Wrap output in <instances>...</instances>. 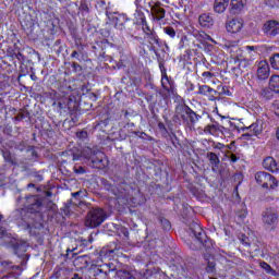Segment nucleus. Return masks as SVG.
Masks as SVG:
<instances>
[{"instance_id":"f257e3e1","label":"nucleus","mask_w":279,"mask_h":279,"mask_svg":"<svg viewBox=\"0 0 279 279\" xmlns=\"http://www.w3.org/2000/svg\"><path fill=\"white\" fill-rule=\"evenodd\" d=\"M43 208V201L36 196H27L25 202V208L15 209L10 215L11 221H16L20 226L23 223L29 225L34 221V215H38Z\"/></svg>"},{"instance_id":"f03ea898","label":"nucleus","mask_w":279,"mask_h":279,"mask_svg":"<svg viewBox=\"0 0 279 279\" xmlns=\"http://www.w3.org/2000/svg\"><path fill=\"white\" fill-rule=\"evenodd\" d=\"M81 158H84L86 165L92 167V169H106V167L109 165L106 154H104L101 150H97V148H84L81 151Z\"/></svg>"},{"instance_id":"7ed1b4c3","label":"nucleus","mask_w":279,"mask_h":279,"mask_svg":"<svg viewBox=\"0 0 279 279\" xmlns=\"http://www.w3.org/2000/svg\"><path fill=\"white\" fill-rule=\"evenodd\" d=\"M174 112L173 121L181 119L184 123H187V125H195V123L202 119V116L193 111L186 104L177 105Z\"/></svg>"},{"instance_id":"20e7f679","label":"nucleus","mask_w":279,"mask_h":279,"mask_svg":"<svg viewBox=\"0 0 279 279\" xmlns=\"http://www.w3.org/2000/svg\"><path fill=\"white\" fill-rule=\"evenodd\" d=\"M190 230L193 236H195L196 241H198V243L205 247V254H210V256H213V240L208 239V235H206V232L204 229H202V226H199L197 222H192L190 225Z\"/></svg>"},{"instance_id":"39448f33","label":"nucleus","mask_w":279,"mask_h":279,"mask_svg":"<svg viewBox=\"0 0 279 279\" xmlns=\"http://www.w3.org/2000/svg\"><path fill=\"white\" fill-rule=\"evenodd\" d=\"M108 219V214L102 208H92L85 218L86 228H99Z\"/></svg>"},{"instance_id":"423d86ee","label":"nucleus","mask_w":279,"mask_h":279,"mask_svg":"<svg viewBox=\"0 0 279 279\" xmlns=\"http://www.w3.org/2000/svg\"><path fill=\"white\" fill-rule=\"evenodd\" d=\"M255 180L257 184H259V186H263V189H269L270 191H274V189H278V181L269 172H257L255 174Z\"/></svg>"},{"instance_id":"0eeeda50","label":"nucleus","mask_w":279,"mask_h":279,"mask_svg":"<svg viewBox=\"0 0 279 279\" xmlns=\"http://www.w3.org/2000/svg\"><path fill=\"white\" fill-rule=\"evenodd\" d=\"M262 221L268 228L278 226V211L274 207H268L262 213Z\"/></svg>"},{"instance_id":"6e6552de","label":"nucleus","mask_w":279,"mask_h":279,"mask_svg":"<svg viewBox=\"0 0 279 279\" xmlns=\"http://www.w3.org/2000/svg\"><path fill=\"white\" fill-rule=\"evenodd\" d=\"M106 16L109 19V21H112V23H114L116 29H119L120 32H123V29H125V23L130 21V19H128V15L117 12L112 13L106 11Z\"/></svg>"},{"instance_id":"1a4fd4ad","label":"nucleus","mask_w":279,"mask_h":279,"mask_svg":"<svg viewBox=\"0 0 279 279\" xmlns=\"http://www.w3.org/2000/svg\"><path fill=\"white\" fill-rule=\"evenodd\" d=\"M263 32L268 38H276L279 34V22L276 20L267 21L263 26Z\"/></svg>"},{"instance_id":"9d476101","label":"nucleus","mask_w":279,"mask_h":279,"mask_svg":"<svg viewBox=\"0 0 279 279\" xmlns=\"http://www.w3.org/2000/svg\"><path fill=\"white\" fill-rule=\"evenodd\" d=\"M144 38L149 45V51L158 53V49L156 47H160V37H158V34H156V31L153 33H147Z\"/></svg>"},{"instance_id":"9b49d317","label":"nucleus","mask_w":279,"mask_h":279,"mask_svg":"<svg viewBox=\"0 0 279 279\" xmlns=\"http://www.w3.org/2000/svg\"><path fill=\"white\" fill-rule=\"evenodd\" d=\"M270 68L267 61H260L257 65L256 77L257 80H269Z\"/></svg>"},{"instance_id":"f8f14e48","label":"nucleus","mask_w":279,"mask_h":279,"mask_svg":"<svg viewBox=\"0 0 279 279\" xmlns=\"http://www.w3.org/2000/svg\"><path fill=\"white\" fill-rule=\"evenodd\" d=\"M227 32L229 34H239L243 29V21L241 19H233L227 23Z\"/></svg>"},{"instance_id":"ddd939ff","label":"nucleus","mask_w":279,"mask_h":279,"mask_svg":"<svg viewBox=\"0 0 279 279\" xmlns=\"http://www.w3.org/2000/svg\"><path fill=\"white\" fill-rule=\"evenodd\" d=\"M105 189L106 191H109V193H112L114 197H123L125 195V189L120 185V186H114L110 184L108 181H105Z\"/></svg>"},{"instance_id":"4468645a","label":"nucleus","mask_w":279,"mask_h":279,"mask_svg":"<svg viewBox=\"0 0 279 279\" xmlns=\"http://www.w3.org/2000/svg\"><path fill=\"white\" fill-rule=\"evenodd\" d=\"M247 5V0H231V14H241L243 12V8Z\"/></svg>"},{"instance_id":"2eb2a0df","label":"nucleus","mask_w":279,"mask_h":279,"mask_svg":"<svg viewBox=\"0 0 279 279\" xmlns=\"http://www.w3.org/2000/svg\"><path fill=\"white\" fill-rule=\"evenodd\" d=\"M86 195V193L84 191H78V192H74L72 193V197L70 201H68L65 208H70V204H73V206H82V197H84Z\"/></svg>"},{"instance_id":"dca6fc26","label":"nucleus","mask_w":279,"mask_h":279,"mask_svg":"<svg viewBox=\"0 0 279 279\" xmlns=\"http://www.w3.org/2000/svg\"><path fill=\"white\" fill-rule=\"evenodd\" d=\"M204 259L207 263L205 271L207 274H216V271H217V263H215V259L213 258V255H210V253L204 254Z\"/></svg>"},{"instance_id":"f3484780","label":"nucleus","mask_w":279,"mask_h":279,"mask_svg":"<svg viewBox=\"0 0 279 279\" xmlns=\"http://www.w3.org/2000/svg\"><path fill=\"white\" fill-rule=\"evenodd\" d=\"M198 23L201 27H213L215 25V20L208 13H203L198 16Z\"/></svg>"},{"instance_id":"a211bd4d","label":"nucleus","mask_w":279,"mask_h":279,"mask_svg":"<svg viewBox=\"0 0 279 279\" xmlns=\"http://www.w3.org/2000/svg\"><path fill=\"white\" fill-rule=\"evenodd\" d=\"M14 254L16 256H23L27 252V243L23 241H16L12 245Z\"/></svg>"},{"instance_id":"6ab92c4d","label":"nucleus","mask_w":279,"mask_h":279,"mask_svg":"<svg viewBox=\"0 0 279 279\" xmlns=\"http://www.w3.org/2000/svg\"><path fill=\"white\" fill-rule=\"evenodd\" d=\"M117 276L120 279H138V272L136 270L121 269L117 271Z\"/></svg>"},{"instance_id":"aec40b11","label":"nucleus","mask_w":279,"mask_h":279,"mask_svg":"<svg viewBox=\"0 0 279 279\" xmlns=\"http://www.w3.org/2000/svg\"><path fill=\"white\" fill-rule=\"evenodd\" d=\"M229 3H230V0H215L214 11L217 12V14H223Z\"/></svg>"},{"instance_id":"412c9836","label":"nucleus","mask_w":279,"mask_h":279,"mask_svg":"<svg viewBox=\"0 0 279 279\" xmlns=\"http://www.w3.org/2000/svg\"><path fill=\"white\" fill-rule=\"evenodd\" d=\"M263 167L267 171H278V163L276 162V159H274V157H266L263 161Z\"/></svg>"},{"instance_id":"4be33fe9","label":"nucleus","mask_w":279,"mask_h":279,"mask_svg":"<svg viewBox=\"0 0 279 279\" xmlns=\"http://www.w3.org/2000/svg\"><path fill=\"white\" fill-rule=\"evenodd\" d=\"M220 130H222V125L219 124V122H215V124H207L204 128V133L211 134L213 136H215V134H218V132H220Z\"/></svg>"},{"instance_id":"5701e85b","label":"nucleus","mask_w":279,"mask_h":279,"mask_svg":"<svg viewBox=\"0 0 279 279\" xmlns=\"http://www.w3.org/2000/svg\"><path fill=\"white\" fill-rule=\"evenodd\" d=\"M246 130H248V132L243 134L244 138H252V136H258V134H260V129L256 123L251 124Z\"/></svg>"},{"instance_id":"b1692460","label":"nucleus","mask_w":279,"mask_h":279,"mask_svg":"<svg viewBox=\"0 0 279 279\" xmlns=\"http://www.w3.org/2000/svg\"><path fill=\"white\" fill-rule=\"evenodd\" d=\"M207 158L211 165V171H217L216 169L219 167L221 160H219V156L215 153H207Z\"/></svg>"},{"instance_id":"393cba45","label":"nucleus","mask_w":279,"mask_h":279,"mask_svg":"<svg viewBox=\"0 0 279 279\" xmlns=\"http://www.w3.org/2000/svg\"><path fill=\"white\" fill-rule=\"evenodd\" d=\"M153 16H155L156 21H162L165 19L166 11L163 8L159 5H155L151 8Z\"/></svg>"},{"instance_id":"a878e982","label":"nucleus","mask_w":279,"mask_h":279,"mask_svg":"<svg viewBox=\"0 0 279 279\" xmlns=\"http://www.w3.org/2000/svg\"><path fill=\"white\" fill-rule=\"evenodd\" d=\"M215 94L217 95V90H215L214 88H211L210 86L208 85H199L198 86V92L196 93V95H210V94Z\"/></svg>"},{"instance_id":"bb28decb","label":"nucleus","mask_w":279,"mask_h":279,"mask_svg":"<svg viewBox=\"0 0 279 279\" xmlns=\"http://www.w3.org/2000/svg\"><path fill=\"white\" fill-rule=\"evenodd\" d=\"M269 86L274 93H279V75H272L269 80Z\"/></svg>"},{"instance_id":"cd10ccee","label":"nucleus","mask_w":279,"mask_h":279,"mask_svg":"<svg viewBox=\"0 0 279 279\" xmlns=\"http://www.w3.org/2000/svg\"><path fill=\"white\" fill-rule=\"evenodd\" d=\"M1 154L5 162H9V165H16V161H14V158H12V153H10V150L2 149Z\"/></svg>"},{"instance_id":"c85d7f7f","label":"nucleus","mask_w":279,"mask_h":279,"mask_svg":"<svg viewBox=\"0 0 279 279\" xmlns=\"http://www.w3.org/2000/svg\"><path fill=\"white\" fill-rule=\"evenodd\" d=\"M260 97L264 99H272L274 98V89L270 87H265L260 90Z\"/></svg>"},{"instance_id":"c756f323","label":"nucleus","mask_w":279,"mask_h":279,"mask_svg":"<svg viewBox=\"0 0 279 279\" xmlns=\"http://www.w3.org/2000/svg\"><path fill=\"white\" fill-rule=\"evenodd\" d=\"M259 267H262V269H265L266 274H269L270 276H278V272H276V270L271 268V266L266 262H260Z\"/></svg>"},{"instance_id":"7c9ffc66","label":"nucleus","mask_w":279,"mask_h":279,"mask_svg":"<svg viewBox=\"0 0 279 279\" xmlns=\"http://www.w3.org/2000/svg\"><path fill=\"white\" fill-rule=\"evenodd\" d=\"M65 101L68 102V110H75V106H77L75 96L65 97Z\"/></svg>"},{"instance_id":"2f4dec72","label":"nucleus","mask_w":279,"mask_h":279,"mask_svg":"<svg viewBox=\"0 0 279 279\" xmlns=\"http://www.w3.org/2000/svg\"><path fill=\"white\" fill-rule=\"evenodd\" d=\"M78 10L80 12H82V14H88L90 12V8L88 7V0H81Z\"/></svg>"},{"instance_id":"473e14b6","label":"nucleus","mask_w":279,"mask_h":279,"mask_svg":"<svg viewBox=\"0 0 279 279\" xmlns=\"http://www.w3.org/2000/svg\"><path fill=\"white\" fill-rule=\"evenodd\" d=\"M23 119H29V111L21 109L15 116V121H23Z\"/></svg>"},{"instance_id":"72a5a7b5","label":"nucleus","mask_w":279,"mask_h":279,"mask_svg":"<svg viewBox=\"0 0 279 279\" xmlns=\"http://www.w3.org/2000/svg\"><path fill=\"white\" fill-rule=\"evenodd\" d=\"M134 16L138 24L145 23V21H147V19L145 17V13H143V11H141L138 9L135 11Z\"/></svg>"},{"instance_id":"f704fd0d","label":"nucleus","mask_w":279,"mask_h":279,"mask_svg":"<svg viewBox=\"0 0 279 279\" xmlns=\"http://www.w3.org/2000/svg\"><path fill=\"white\" fill-rule=\"evenodd\" d=\"M163 32H165V34H167V36H169L170 38H174V37L177 36V33H175V28H174V27L166 26V27H163Z\"/></svg>"},{"instance_id":"c9c22d12","label":"nucleus","mask_w":279,"mask_h":279,"mask_svg":"<svg viewBox=\"0 0 279 279\" xmlns=\"http://www.w3.org/2000/svg\"><path fill=\"white\" fill-rule=\"evenodd\" d=\"M270 64L272 69H279V53H276L270 58Z\"/></svg>"},{"instance_id":"e433bc0d","label":"nucleus","mask_w":279,"mask_h":279,"mask_svg":"<svg viewBox=\"0 0 279 279\" xmlns=\"http://www.w3.org/2000/svg\"><path fill=\"white\" fill-rule=\"evenodd\" d=\"M140 25H142V29H143L145 36H147V34H149V33H154V32H155V31L151 29V28L149 27V25L147 24V20H144V22L140 23Z\"/></svg>"},{"instance_id":"4c0bfd02","label":"nucleus","mask_w":279,"mask_h":279,"mask_svg":"<svg viewBox=\"0 0 279 279\" xmlns=\"http://www.w3.org/2000/svg\"><path fill=\"white\" fill-rule=\"evenodd\" d=\"M73 171H74V173H76L77 175H84V173H86V167L75 165V166L73 167Z\"/></svg>"},{"instance_id":"58836bf2","label":"nucleus","mask_w":279,"mask_h":279,"mask_svg":"<svg viewBox=\"0 0 279 279\" xmlns=\"http://www.w3.org/2000/svg\"><path fill=\"white\" fill-rule=\"evenodd\" d=\"M58 108H60V110H66V108L69 109V102H66V97L60 98L58 100Z\"/></svg>"},{"instance_id":"ea45409f","label":"nucleus","mask_w":279,"mask_h":279,"mask_svg":"<svg viewBox=\"0 0 279 279\" xmlns=\"http://www.w3.org/2000/svg\"><path fill=\"white\" fill-rule=\"evenodd\" d=\"M162 230H171V222L166 218H159Z\"/></svg>"},{"instance_id":"a19ab883","label":"nucleus","mask_w":279,"mask_h":279,"mask_svg":"<svg viewBox=\"0 0 279 279\" xmlns=\"http://www.w3.org/2000/svg\"><path fill=\"white\" fill-rule=\"evenodd\" d=\"M92 271H94V276H104V271L101 270V266H95L92 268Z\"/></svg>"},{"instance_id":"79ce46f5","label":"nucleus","mask_w":279,"mask_h":279,"mask_svg":"<svg viewBox=\"0 0 279 279\" xmlns=\"http://www.w3.org/2000/svg\"><path fill=\"white\" fill-rule=\"evenodd\" d=\"M96 8H98L99 10H106V12H108V7L106 5V1L104 0H98Z\"/></svg>"},{"instance_id":"37998d69","label":"nucleus","mask_w":279,"mask_h":279,"mask_svg":"<svg viewBox=\"0 0 279 279\" xmlns=\"http://www.w3.org/2000/svg\"><path fill=\"white\" fill-rule=\"evenodd\" d=\"M227 158H229V160H231L232 162H239L241 157L236 156L235 154L229 153L227 154Z\"/></svg>"},{"instance_id":"c03bdc74","label":"nucleus","mask_w":279,"mask_h":279,"mask_svg":"<svg viewBox=\"0 0 279 279\" xmlns=\"http://www.w3.org/2000/svg\"><path fill=\"white\" fill-rule=\"evenodd\" d=\"M100 267H101L102 276L106 278V276L110 274V268L108 267V264H102L100 265Z\"/></svg>"},{"instance_id":"a18cd8bd","label":"nucleus","mask_w":279,"mask_h":279,"mask_svg":"<svg viewBox=\"0 0 279 279\" xmlns=\"http://www.w3.org/2000/svg\"><path fill=\"white\" fill-rule=\"evenodd\" d=\"M62 40L58 39L54 41L53 44V49H57L58 53H60L62 51Z\"/></svg>"},{"instance_id":"49530a36","label":"nucleus","mask_w":279,"mask_h":279,"mask_svg":"<svg viewBox=\"0 0 279 279\" xmlns=\"http://www.w3.org/2000/svg\"><path fill=\"white\" fill-rule=\"evenodd\" d=\"M185 86H186L187 93H193V90H195V85L191 81H187L185 83Z\"/></svg>"},{"instance_id":"de8ad7c7","label":"nucleus","mask_w":279,"mask_h":279,"mask_svg":"<svg viewBox=\"0 0 279 279\" xmlns=\"http://www.w3.org/2000/svg\"><path fill=\"white\" fill-rule=\"evenodd\" d=\"M76 136L78 137V138H87L88 137V132H86V131H78V132H76Z\"/></svg>"},{"instance_id":"09e8293b","label":"nucleus","mask_w":279,"mask_h":279,"mask_svg":"<svg viewBox=\"0 0 279 279\" xmlns=\"http://www.w3.org/2000/svg\"><path fill=\"white\" fill-rule=\"evenodd\" d=\"M161 86L163 88V90H167V93H171L173 95V86H167L165 85V81H161Z\"/></svg>"},{"instance_id":"8fccbe9b","label":"nucleus","mask_w":279,"mask_h":279,"mask_svg":"<svg viewBox=\"0 0 279 279\" xmlns=\"http://www.w3.org/2000/svg\"><path fill=\"white\" fill-rule=\"evenodd\" d=\"M72 69L75 73H77V71H82V65H80L77 62H73Z\"/></svg>"},{"instance_id":"3c124183","label":"nucleus","mask_w":279,"mask_h":279,"mask_svg":"<svg viewBox=\"0 0 279 279\" xmlns=\"http://www.w3.org/2000/svg\"><path fill=\"white\" fill-rule=\"evenodd\" d=\"M240 241L243 243V245H250V238H247L246 235H242L240 238Z\"/></svg>"},{"instance_id":"603ef678","label":"nucleus","mask_w":279,"mask_h":279,"mask_svg":"<svg viewBox=\"0 0 279 279\" xmlns=\"http://www.w3.org/2000/svg\"><path fill=\"white\" fill-rule=\"evenodd\" d=\"M220 134H222V136H230V131L228 128L222 126V130H220Z\"/></svg>"},{"instance_id":"864d4df0","label":"nucleus","mask_w":279,"mask_h":279,"mask_svg":"<svg viewBox=\"0 0 279 279\" xmlns=\"http://www.w3.org/2000/svg\"><path fill=\"white\" fill-rule=\"evenodd\" d=\"M3 219V215L0 214V223ZM0 236H5V229L0 226Z\"/></svg>"},{"instance_id":"5fc2aeb1","label":"nucleus","mask_w":279,"mask_h":279,"mask_svg":"<svg viewBox=\"0 0 279 279\" xmlns=\"http://www.w3.org/2000/svg\"><path fill=\"white\" fill-rule=\"evenodd\" d=\"M1 265H2V267L12 268V262H10V260H3V262H1Z\"/></svg>"},{"instance_id":"6e6d98bb","label":"nucleus","mask_w":279,"mask_h":279,"mask_svg":"<svg viewBox=\"0 0 279 279\" xmlns=\"http://www.w3.org/2000/svg\"><path fill=\"white\" fill-rule=\"evenodd\" d=\"M239 217L240 219H245V217H247V210L243 209L239 213Z\"/></svg>"},{"instance_id":"4d7b16f0","label":"nucleus","mask_w":279,"mask_h":279,"mask_svg":"<svg viewBox=\"0 0 279 279\" xmlns=\"http://www.w3.org/2000/svg\"><path fill=\"white\" fill-rule=\"evenodd\" d=\"M159 69L161 71L162 75H167V69H165V63L160 62L159 63Z\"/></svg>"},{"instance_id":"13d9d810","label":"nucleus","mask_w":279,"mask_h":279,"mask_svg":"<svg viewBox=\"0 0 279 279\" xmlns=\"http://www.w3.org/2000/svg\"><path fill=\"white\" fill-rule=\"evenodd\" d=\"M158 128H159V130H160L161 132H167V126H165V123L159 122V123H158Z\"/></svg>"},{"instance_id":"bf43d9fd","label":"nucleus","mask_w":279,"mask_h":279,"mask_svg":"<svg viewBox=\"0 0 279 279\" xmlns=\"http://www.w3.org/2000/svg\"><path fill=\"white\" fill-rule=\"evenodd\" d=\"M107 266L109 268V271H117V267L114 266V264L109 263V264H107Z\"/></svg>"},{"instance_id":"052dcab7","label":"nucleus","mask_w":279,"mask_h":279,"mask_svg":"<svg viewBox=\"0 0 279 279\" xmlns=\"http://www.w3.org/2000/svg\"><path fill=\"white\" fill-rule=\"evenodd\" d=\"M71 58H75L76 60H80V52H77V50H74V51L71 53Z\"/></svg>"},{"instance_id":"680f3d73","label":"nucleus","mask_w":279,"mask_h":279,"mask_svg":"<svg viewBox=\"0 0 279 279\" xmlns=\"http://www.w3.org/2000/svg\"><path fill=\"white\" fill-rule=\"evenodd\" d=\"M146 101H154V95L146 94L145 96Z\"/></svg>"},{"instance_id":"e2e57ef3","label":"nucleus","mask_w":279,"mask_h":279,"mask_svg":"<svg viewBox=\"0 0 279 279\" xmlns=\"http://www.w3.org/2000/svg\"><path fill=\"white\" fill-rule=\"evenodd\" d=\"M223 95H228L229 97H230V95H232L231 93H230V90H228V88L227 87H222V92H221Z\"/></svg>"},{"instance_id":"0e129e2a","label":"nucleus","mask_w":279,"mask_h":279,"mask_svg":"<svg viewBox=\"0 0 279 279\" xmlns=\"http://www.w3.org/2000/svg\"><path fill=\"white\" fill-rule=\"evenodd\" d=\"M203 77H213V72H203Z\"/></svg>"},{"instance_id":"69168bd1","label":"nucleus","mask_w":279,"mask_h":279,"mask_svg":"<svg viewBox=\"0 0 279 279\" xmlns=\"http://www.w3.org/2000/svg\"><path fill=\"white\" fill-rule=\"evenodd\" d=\"M246 51H256V46H246Z\"/></svg>"},{"instance_id":"338daca9","label":"nucleus","mask_w":279,"mask_h":279,"mask_svg":"<svg viewBox=\"0 0 279 279\" xmlns=\"http://www.w3.org/2000/svg\"><path fill=\"white\" fill-rule=\"evenodd\" d=\"M156 93L160 94V96H161L163 99H167V97H168L167 94H162L161 90L156 89Z\"/></svg>"},{"instance_id":"774afa93","label":"nucleus","mask_w":279,"mask_h":279,"mask_svg":"<svg viewBox=\"0 0 279 279\" xmlns=\"http://www.w3.org/2000/svg\"><path fill=\"white\" fill-rule=\"evenodd\" d=\"M71 279H83L82 277H80V274H74L73 277Z\"/></svg>"}]
</instances>
